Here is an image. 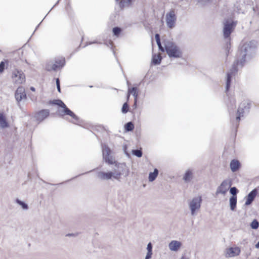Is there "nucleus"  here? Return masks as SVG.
I'll return each mask as SVG.
<instances>
[{
	"label": "nucleus",
	"mask_w": 259,
	"mask_h": 259,
	"mask_svg": "<svg viewBox=\"0 0 259 259\" xmlns=\"http://www.w3.org/2000/svg\"><path fill=\"white\" fill-rule=\"evenodd\" d=\"M256 41L251 40L249 42H244L242 40L240 44L238 51L237 53V59L234 62L232 68L227 74V79L226 84V92L229 91L232 77L238 71V66L242 67L246 59H250L255 54L256 47Z\"/></svg>",
	"instance_id": "obj_1"
},
{
	"label": "nucleus",
	"mask_w": 259,
	"mask_h": 259,
	"mask_svg": "<svg viewBox=\"0 0 259 259\" xmlns=\"http://www.w3.org/2000/svg\"><path fill=\"white\" fill-rule=\"evenodd\" d=\"M155 39L159 50L162 52H166L170 58H178L182 57L181 49L173 42L163 40L164 47H162L159 33H155Z\"/></svg>",
	"instance_id": "obj_2"
},
{
	"label": "nucleus",
	"mask_w": 259,
	"mask_h": 259,
	"mask_svg": "<svg viewBox=\"0 0 259 259\" xmlns=\"http://www.w3.org/2000/svg\"><path fill=\"white\" fill-rule=\"evenodd\" d=\"M49 104L51 105H58L59 107H61L63 109L62 110L59 111V114L61 115H69L75 120V121L73 122L74 123H77V122L79 121V118L77 117V116H76L71 110H70L62 100L60 99L50 100Z\"/></svg>",
	"instance_id": "obj_3"
},
{
	"label": "nucleus",
	"mask_w": 259,
	"mask_h": 259,
	"mask_svg": "<svg viewBox=\"0 0 259 259\" xmlns=\"http://www.w3.org/2000/svg\"><path fill=\"white\" fill-rule=\"evenodd\" d=\"M127 171L126 166L124 163L115 162L113 168V174L115 176V179L119 180L121 175Z\"/></svg>",
	"instance_id": "obj_4"
},
{
	"label": "nucleus",
	"mask_w": 259,
	"mask_h": 259,
	"mask_svg": "<svg viewBox=\"0 0 259 259\" xmlns=\"http://www.w3.org/2000/svg\"><path fill=\"white\" fill-rule=\"evenodd\" d=\"M251 103L249 101H244L242 102L237 110L238 115L236 117V120L239 122L240 120V117L243 116V113L245 112H248L250 108Z\"/></svg>",
	"instance_id": "obj_5"
},
{
	"label": "nucleus",
	"mask_w": 259,
	"mask_h": 259,
	"mask_svg": "<svg viewBox=\"0 0 259 259\" xmlns=\"http://www.w3.org/2000/svg\"><path fill=\"white\" fill-rule=\"evenodd\" d=\"M13 81L17 84H22L25 81V75L21 70L15 68L12 72Z\"/></svg>",
	"instance_id": "obj_6"
},
{
	"label": "nucleus",
	"mask_w": 259,
	"mask_h": 259,
	"mask_svg": "<svg viewBox=\"0 0 259 259\" xmlns=\"http://www.w3.org/2000/svg\"><path fill=\"white\" fill-rule=\"evenodd\" d=\"M15 98L17 101L18 106L21 108L20 102L27 99V95L24 88L22 86L19 87L15 93Z\"/></svg>",
	"instance_id": "obj_7"
},
{
	"label": "nucleus",
	"mask_w": 259,
	"mask_h": 259,
	"mask_svg": "<svg viewBox=\"0 0 259 259\" xmlns=\"http://www.w3.org/2000/svg\"><path fill=\"white\" fill-rule=\"evenodd\" d=\"M65 60L64 58L57 59L55 63L49 62L46 64V69L48 71L52 70L56 71L59 67H62L65 64Z\"/></svg>",
	"instance_id": "obj_8"
},
{
	"label": "nucleus",
	"mask_w": 259,
	"mask_h": 259,
	"mask_svg": "<svg viewBox=\"0 0 259 259\" xmlns=\"http://www.w3.org/2000/svg\"><path fill=\"white\" fill-rule=\"evenodd\" d=\"M231 185L232 182L230 179H226L224 180L221 184L220 186L217 188L215 193L216 195L222 194L225 195Z\"/></svg>",
	"instance_id": "obj_9"
},
{
	"label": "nucleus",
	"mask_w": 259,
	"mask_h": 259,
	"mask_svg": "<svg viewBox=\"0 0 259 259\" xmlns=\"http://www.w3.org/2000/svg\"><path fill=\"white\" fill-rule=\"evenodd\" d=\"M202 200L201 197L198 196L193 198L190 201L189 203V207L192 215H194L196 211L200 208Z\"/></svg>",
	"instance_id": "obj_10"
},
{
	"label": "nucleus",
	"mask_w": 259,
	"mask_h": 259,
	"mask_svg": "<svg viewBox=\"0 0 259 259\" xmlns=\"http://www.w3.org/2000/svg\"><path fill=\"white\" fill-rule=\"evenodd\" d=\"M177 17L174 10H171L166 14V24L169 28H173L176 24Z\"/></svg>",
	"instance_id": "obj_11"
},
{
	"label": "nucleus",
	"mask_w": 259,
	"mask_h": 259,
	"mask_svg": "<svg viewBox=\"0 0 259 259\" xmlns=\"http://www.w3.org/2000/svg\"><path fill=\"white\" fill-rule=\"evenodd\" d=\"M231 33H223L224 48L226 57H228L231 49Z\"/></svg>",
	"instance_id": "obj_12"
},
{
	"label": "nucleus",
	"mask_w": 259,
	"mask_h": 259,
	"mask_svg": "<svg viewBox=\"0 0 259 259\" xmlns=\"http://www.w3.org/2000/svg\"><path fill=\"white\" fill-rule=\"evenodd\" d=\"M50 114V111L48 109H42L36 112L34 115V118L39 122L43 121L47 118Z\"/></svg>",
	"instance_id": "obj_13"
},
{
	"label": "nucleus",
	"mask_w": 259,
	"mask_h": 259,
	"mask_svg": "<svg viewBox=\"0 0 259 259\" xmlns=\"http://www.w3.org/2000/svg\"><path fill=\"white\" fill-rule=\"evenodd\" d=\"M223 32H231V31L235 27L236 23L230 20H226L224 23Z\"/></svg>",
	"instance_id": "obj_14"
},
{
	"label": "nucleus",
	"mask_w": 259,
	"mask_h": 259,
	"mask_svg": "<svg viewBox=\"0 0 259 259\" xmlns=\"http://www.w3.org/2000/svg\"><path fill=\"white\" fill-rule=\"evenodd\" d=\"M257 194V190L256 189H254L251 191L246 197V200L244 205L246 206L250 205L254 201Z\"/></svg>",
	"instance_id": "obj_15"
},
{
	"label": "nucleus",
	"mask_w": 259,
	"mask_h": 259,
	"mask_svg": "<svg viewBox=\"0 0 259 259\" xmlns=\"http://www.w3.org/2000/svg\"><path fill=\"white\" fill-rule=\"evenodd\" d=\"M97 177L102 180H109L111 179L112 177L115 179V176L113 171H109L107 172L99 171L97 174Z\"/></svg>",
	"instance_id": "obj_16"
},
{
	"label": "nucleus",
	"mask_w": 259,
	"mask_h": 259,
	"mask_svg": "<svg viewBox=\"0 0 259 259\" xmlns=\"http://www.w3.org/2000/svg\"><path fill=\"white\" fill-rule=\"evenodd\" d=\"M240 253V249L238 247H231L226 250V253L229 257H234L238 255Z\"/></svg>",
	"instance_id": "obj_17"
},
{
	"label": "nucleus",
	"mask_w": 259,
	"mask_h": 259,
	"mask_svg": "<svg viewBox=\"0 0 259 259\" xmlns=\"http://www.w3.org/2000/svg\"><path fill=\"white\" fill-rule=\"evenodd\" d=\"M182 243L181 242L172 240L169 243L168 247L170 250L177 251L179 249Z\"/></svg>",
	"instance_id": "obj_18"
},
{
	"label": "nucleus",
	"mask_w": 259,
	"mask_h": 259,
	"mask_svg": "<svg viewBox=\"0 0 259 259\" xmlns=\"http://www.w3.org/2000/svg\"><path fill=\"white\" fill-rule=\"evenodd\" d=\"M230 168L233 172H236L239 170L241 165L238 160H232L230 164Z\"/></svg>",
	"instance_id": "obj_19"
},
{
	"label": "nucleus",
	"mask_w": 259,
	"mask_h": 259,
	"mask_svg": "<svg viewBox=\"0 0 259 259\" xmlns=\"http://www.w3.org/2000/svg\"><path fill=\"white\" fill-rule=\"evenodd\" d=\"M9 126V124L7 121L6 117L3 113H0V127L5 128Z\"/></svg>",
	"instance_id": "obj_20"
},
{
	"label": "nucleus",
	"mask_w": 259,
	"mask_h": 259,
	"mask_svg": "<svg viewBox=\"0 0 259 259\" xmlns=\"http://www.w3.org/2000/svg\"><path fill=\"white\" fill-rule=\"evenodd\" d=\"M237 197L231 196L229 199V205L232 211H235L237 205Z\"/></svg>",
	"instance_id": "obj_21"
},
{
	"label": "nucleus",
	"mask_w": 259,
	"mask_h": 259,
	"mask_svg": "<svg viewBox=\"0 0 259 259\" xmlns=\"http://www.w3.org/2000/svg\"><path fill=\"white\" fill-rule=\"evenodd\" d=\"M136 0H121L119 2V5L120 8L130 7Z\"/></svg>",
	"instance_id": "obj_22"
},
{
	"label": "nucleus",
	"mask_w": 259,
	"mask_h": 259,
	"mask_svg": "<svg viewBox=\"0 0 259 259\" xmlns=\"http://www.w3.org/2000/svg\"><path fill=\"white\" fill-rule=\"evenodd\" d=\"M192 178L193 173L192 170L190 169L187 170L183 177V180L185 182H189L192 179Z\"/></svg>",
	"instance_id": "obj_23"
},
{
	"label": "nucleus",
	"mask_w": 259,
	"mask_h": 259,
	"mask_svg": "<svg viewBox=\"0 0 259 259\" xmlns=\"http://www.w3.org/2000/svg\"><path fill=\"white\" fill-rule=\"evenodd\" d=\"M162 57L160 55L153 54L152 55V63L155 65H159L160 64L161 61Z\"/></svg>",
	"instance_id": "obj_24"
},
{
	"label": "nucleus",
	"mask_w": 259,
	"mask_h": 259,
	"mask_svg": "<svg viewBox=\"0 0 259 259\" xmlns=\"http://www.w3.org/2000/svg\"><path fill=\"white\" fill-rule=\"evenodd\" d=\"M158 175V170L157 168L154 169L153 172H150L149 174L148 179L149 182L154 181Z\"/></svg>",
	"instance_id": "obj_25"
},
{
	"label": "nucleus",
	"mask_w": 259,
	"mask_h": 259,
	"mask_svg": "<svg viewBox=\"0 0 259 259\" xmlns=\"http://www.w3.org/2000/svg\"><path fill=\"white\" fill-rule=\"evenodd\" d=\"M102 153L103 158H105L110 155L111 150L107 146L105 145L102 146Z\"/></svg>",
	"instance_id": "obj_26"
},
{
	"label": "nucleus",
	"mask_w": 259,
	"mask_h": 259,
	"mask_svg": "<svg viewBox=\"0 0 259 259\" xmlns=\"http://www.w3.org/2000/svg\"><path fill=\"white\" fill-rule=\"evenodd\" d=\"M134 128V125L131 121L128 122L124 125V130L126 132L133 131Z\"/></svg>",
	"instance_id": "obj_27"
},
{
	"label": "nucleus",
	"mask_w": 259,
	"mask_h": 259,
	"mask_svg": "<svg viewBox=\"0 0 259 259\" xmlns=\"http://www.w3.org/2000/svg\"><path fill=\"white\" fill-rule=\"evenodd\" d=\"M16 202L17 204L21 206V207L24 210H27L28 209V205L27 204L25 203L24 202L20 200V199L17 198L16 199Z\"/></svg>",
	"instance_id": "obj_28"
},
{
	"label": "nucleus",
	"mask_w": 259,
	"mask_h": 259,
	"mask_svg": "<svg viewBox=\"0 0 259 259\" xmlns=\"http://www.w3.org/2000/svg\"><path fill=\"white\" fill-rule=\"evenodd\" d=\"M238 193V190L235 187H231L230 189V193L232 195L231 196L237 197V194Z\"/></svg>",
	"instance_id": "obj_29"
},
{
	"label": "nucleus",
	"mask_w": 259,
	"mask_h": 259,
	"mask_svg": "<svg viewBox=\"0 0 259 259\" xmlns=\"http://www.w3.org/2000/svg\"><path fill=\"white\" fill-rule=\"evenodd\" d=\"M250 227L252 229H257L259 227V222L254 219L250 224Z\"/></svg>",
	"instance_id": "obj_30"
},
{
	"label": "nucleus",
	"mask_w": 259,
	"mask_h": 259,
	"mask_svg": "<svg viewBox=\"0 0 259 259\" xmlns=\"http://www.w3.org/2000/svg\"><path fill=\"white\" fill-rule=\"evenodd\" d=\"M103 159L105 160V161L106 163H108L109 164H112L113 163H115L116 162L114 160L112 156L109 155V156L103 158Z\"/></svg>",
	"instance_id": "obj_31"
},
{
	"label": "nucleus",
	"mask_w": 259,
	"mask_h": 259,
	"mask_svg": "<svg viewBox=\"0 0 259 259\" xmlns=\"http://www.w3.org/2000/svg\"><path fill=\"white\" fill-rule=\"evenodd\" d=\"M132 154L138 157H141L142 156V151L141 150L135 149L132 150Z\"/></svg>",
	"instance_id": "obj_32"
},
{
	"label": "nucleus",
	"mask_w": 259,
	"mask_h": 259,
	"mask_svg": "<svg viewBox=\"0 0 259 259\" xmlns=\"http://www.w3.org/2000/svg\"><path fill=\"white\" fill-rule=\"evenodd\" d=\"M129 110V105L127 102L124 103L122 107L121 111L123 113H126Z\"/></svg>",
	"instance_id": "obj_33"
},
{
	"label": "nucleus",
	"mask_w": 259,
	"mask_h": 259,
	"mask_svg": "<svg viewBox=\"0 0 259 259\" xmlns=\"http://www.w3.org/2000/svg\"><path fill=\"white\" fill-rule=\"evenodd\" d=\"M7 62V61H6V62L2 61L0 63V73H2L4 72L5 68V65L6 63Z\"/></svg>",
	"instance_id": "obj_34"
},
{
	"label": "nucleus",
	"mask_w": 259,
	"mask_h": 259,
	"mask_svg": "<svg viewBox=\"0 0 259 259\" xmlns=\"http://www.w3.org/2000/svg\"><path fill=\"white\" fill-rule=\"evenodd\" d=\"M138 92V89L137 87H132V88L128 89V93L129 94H134V93H136Z\"/></svg>",
	"instance_id": "obj_35"
},
{
	"label": "nucleus",
	"mask_w": 259,
	"mask_h": 259,
	"mask_svg": "<svg viewBox=\"0 0 259 259\" xmlns=\"http://www.w3.org/2000/svg\"><path fill=\"white\" fill-rule=\"evenodd\" d=\"M229 109H233L236 107L235 101L234 99L231 101L230 105H228Z\"/></svg>",
	"instance_id": "obj_36"
},
{
	"label": "nucleus",
	"mask_w": 259,
	"mask_h": 259,
	"mask_svg": "<svg viewBox=\"0 0 259 259\" xmlns=\"http://www.w3.org/2000/svg\"><path fill=\"white\" fill-rule=\"evenodd\" d=\"M56 83L57 86V89L59 93H61V88H60V81L59 78L56 79Z\"/></svg>",
	"instance_id": "obj_37"
},
{
	"label": "nucleus",
	"mask_w": 259,
	"mask_h": 259,
	"mask_svg": "<svg viewBox=\"0 0 259 259\" xmlns=\"http://www.w3.org/2000/svg\"><path fill=\"white\" fill-rule=\"evenodd\" d=\"M104 44L108 47H110L111 49H112L113 47V42L111 40L105 41Z\"/></svg>",
	"instance_id": "obj_38"
},
{
	"label": "nucleus",
	"mask_w": 259,
	"mask_h": 259,
	"mask_svg": "<svg viewBox=\"0 0 259 259\" xmlns=\"http://www.w3.org/2000/svg\"><path fill=\"white\" fill-rule=\"evenodd\" d=\"M153 246L151 242H149L147 244V252H152Z\"/></svg>",
	"instance_id": "obj_39"
},
{
	"label": "nucleus",
	"mask_w": 259,
	"mask_h": 259,
	"mask_svg": "<svg viewBox=\"0 0 259 259\" xmlns=\"http://www.w3.org/2000/svg\"><path fill=\"white\" fill-rule=\"evenodd\" d=\"M121 28L118 27H115L112 29V32H121Z\"/></svg>",
	"instance_id": "obj_40"
},
{
	"label": "nucleus",
	"mask_w": 259,
	"mask_h": 259,
	"mask_svg": "<svg viewBox=\"0 0 259 259\" xmlns=\"http://www.w3.org/2000/svg\"><path fill=\"white\" fill-rule=\"evenodd\" d=\"M152 252H147L146 255L145 256V258L146 259H150L152 257Z\"/></svg>",
	"instance_id": "obj_41"
},
{
	"label": "nucleus",
	"mask_w": 259,
	"mask_h": 259,
	"mask_svg": "<svg viewBox=\"0 0 259 259\" xmlns=\"http://www.w3.org/2000/svg\"><path fill=\"white\" fill-rule=\"evenodd\" d=\"M133 95L134 97V100L135 101V102H137V100L138 98V92L136 93H134V94H133Z\"/></svg>",
	"instance_id": "obj_42"
},
{
	"label": "nucleus",
	"mask_w": 259,
	"mask_h": 259,
	"mask_svg": "<svg viewBox=\"0 0 259 259\" xmlns=\"http://www.w3.org/2000/svg\"><path fill=\"white\" fill-rule=\"evenodd\" d=\"M199 2L206 3L211 2L212 0H198Z\"/></svg>",
	"instance_id": "obj_43"
},
{
	"label": "nucleus",
	"mask_w": 259,
	"mask_h": 259,
	"mask_svg": "<svg viewBox=\"0 0 259 259\" xmlns=\"http://www.w3.org/2000/svg\"><path fill=\"white\" fill-rule=\"evenodd\" d=\"M181 259H189V257L186 256L185 254H183L181 257Z\"/></svg>",
	"instance_id": "obj_44"
},
{
	"label": "nucleus",
	"mask_w": 259,
	"mask_h": 259,
	"mask_svg": "<svg viewBox=\"0 0 259 259\" xmlns=\"http://www.w3.org/2000/svg\"><path fill=\"white\" fill-rule=\"evenodd\" d=\"M121 33H113V36L119 37Z\"/></svg>",
	"instance_id": "obj_45"
},
{
	"label": "nucleus",
	"mask_w": 259,
	"mask_h": 259,
	"mask_svg": "<svg viewBox=\"0 0 259 259\" xmlns=\"http://www.w3.org/2000/svg\"><path fill=\"white\" fill-rule=\"evenodd\" d=\"M133 107H134V108H137V102H135V100H134V104L133 105Z\"/></svg>",
	"instance_id": "obj_46"
},
{
	"label": "nucleus",
	"mask_w": 259,
	"mask_h": 259,
	"mask_svg": "<svg viewBox=\"0 0 259 259\" xmlns=\"http://www.w3.org/2000/svg\"><path fill=\"white\" fill-rule=\"evenodd\" d=\"M255 246L256 248H259V241L255 244Z\"/></svg>",
	"instance_id": "obj_47"
},
{
	"label": "nucleus",
	"mask_w": 259,
	"mask_h": 259,
	"mask_svg": "<svg viewBox=\"0 0 259 259\" xmlns=\"http://www.w3.org/2000/svg\"><path fill=\"white\" fill-rule=\"evenodd\" d=\"M30 90L34 92V91H35V88L34 87H30Z\"/></svg>",
	"instance_id": "obj_48"
},
{
	"label": "nucleus",
	"mask_w": 259,
	"mask_h": 259,
	"mask_svg": "<svg viewBox=\"0 0 259 259\" xmlns=\"http://www.w3.org/2000/svg\"><path fill=\"white\" fill-rule=\"evenodd\" d=\"M66 236H74V235L73 234H67Z\"/></svg>",
	"instance_id": "obj_49"
},
{
	"label": "nucleus",
	"mask_w": 259,
	"mask_h": 259,
	"mask_svg": "<svg viewBox=\"0 0 259 259\" xmlns=\"http://www.w3.org/2000/svg\"><path fill=\"white\" fill-rule=\"evenodd\" d=\"M130 95L131 94H129V93H128L127 95V101H128L129 100Z\"/></svg>",
	"instance_id": "obj_50"
},
{
	"label": "nucleus",
	"mask_w": 259,
	"mask_h": 259,
	"mask_svg": "<svg viewBox=\"0 0 259 259\" xmlns=\"http://www.w3.org/2000/svg\"><path fill=\"white\" fill-rule=\"evenodd\" d=\"M36 28H35V29L34 30V31H33V32H35L36 31Z\"/></svg>",
	"instance_id": "obj_51"
},
{
	"label": "nucleus",
	"mask_w": 259,
	"mask_h": 259,
	"mask_svg": "<svg viewBox=\"0 0 259 259\" xmlns=\"http://www.w3.org/2000/svg\"><path fill=\"white\" fill-rule=\"evenodd\" d=\"M56 4L54 5V7H55L56 6Z\"/></svg>",
	"instance_id": "obj_52"
},
{
	"label": "nucleus",
	"mask_w": 259,
	"mask_h": 259,
	"mask_svg": "<svg viewBox=\"0 0 259 259\" xmlns=\"http://www.w3.org/2000/svg\"><path fill=\"white\" fill-rule=\"evenodd\" d=\"M56 4L54 5V7H55L56 6Z\"/></svg>",
	"instance_id": "obj_53"
},
{
	"label": "nucleus",
	"mask_w": 259,
	"mask_h": 259,
	"mask_svg": "<svg viewBox=\"0 0 259 259\" xmlns=\"http://www.w3.org/2000/svg\"><path fill=\"white\" fill-rule=\"evenodd\" d=\"M56 4L54 5V7H55L56 6Z\"/></svg>",
	"instance_id": "obj_54"
},
{
	"label": "nucleus",
	"mask_w": 259,
	"mask_h": 259,
	"mask_svg": "<svg viewBox=\"0 0 259 259\" xmlns=\"http://www.w3.org/2000/svg\"><path fill=\"white\" fill-rule=\"evenodd\" d=\"M92 87H93L92 85L90 86V88H92Z\"/></svg>",
	"instance_id": "obj_55"
},
{
	"label": "nucleus",
	"mask_w": 259,
	"mask_h": 259,
	"mask_svg": "<svg viewBox=\"0 0 259 259\" xmlns=\"http://www.w3.org/2000/svg\"><path fill=\"white\" fill-rule=\"evenodd\" d=\"M257 259H259V257H258V258H257Z\"/></svg>",
	"instance_id": "obj_56"
}]
</instances>
